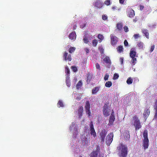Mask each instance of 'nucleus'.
I'll use <instances>...</instances> for the list:
<instances>
[{
    "instance_id": "nucleus-1",
    "label": "nucleus",
    "mask_w": 157,
    "mask_h": 157,
    "mask_svg": "<svg viewBox=\"0 0 157 157\" xmlns=\"http://www.w3.org/2000/svg\"><path fill=\"white\" fill-rule=\"evenodd\" d=\"M132 124L135 126V130L137 131L141 128L142 126L140 120L136 115H134L132 120Z\"/></svg>"
},
{
    "instance_id": "nucleus-2",
    "label": "nucleus",
    "mask_w": 157,
    "mask_h": 157,
    "mask_svg": "<svg viewBox=\"0 0 157 157\" xmlns=\"http://www.w3.org/2000/svg\"><path fill=\"white\" fill-rule=\"evenodd\" d=\"M143 136L144 139L143 140V146L144 149H145L148 148L149 145V140L148 138L147 131V130H144Z\"/></svg>"
},
{
    "instance_id": "nucleus-3",
    "label": "nucleus",
    "mask_w": 157,
    "mask_h": 157,
    "mask_svg": "<svg viewBox=\"0 0 157 157\" xmlns=\"http://www.w3.org/2000/svg\"><path fill=\"white\" fill-rule=\"evenodd\" d=\"M121 152L119 155L120 157H126L128 155V149L127 147L124 145H121Z\"/></svg>"
},
{
    "instance_id": "nucleus-4",
    "label": "nucleus",
    "mask_w": 157,
    "mask_h": 157,
    "mask_svg": "<svg viewBox=\"0 0 157 157\" xmlns=\"http://www.w3.org/2000/svg\"><path fill=\"white\" fill-rule=\"evenodd\" d=\"M95 149H94L90 155V157H97L98 154L100 153V148L98 145H96Z\"/></svg>"
},
{
    "instance_id": "nucleus-5",
    "label": "nucleus",
    "mask_w": 157,
    "mask_h": 157,
    "mask_svg": "<svg viewBox=\"0 0 157 157\" xmlns=\"http://www.w3.org/2000/svg\"><path fill=\"white\" fill-rule=\"evenodd\" d=\"M109 104L105 103L103 107V113L105 117H108L109 115Z\"/></svg>"
},
{
    "instance_id": "nucleus-6",
    "label": "nucleus",
    "mask_w": 157,
    "mask_h": 157,
    "mask_svg": "<svg viewBox=\"0 0 157 157\" xmlns=\"http://www.w3.org/2000/svg\"><path fill=\"white\" fill-rule=\"evenodd\" d=\"M113 133H110L107 136L106 140L107 144L109 145L112 142L113 140Z\"/></svg>"
},
{
    "instance_id": "nucleus-7",
    "label": "nucleus",
    "mask_w": 157,
    "mask_h": 157,
    "mask_svg": "<svg viewBox=\"0 0 157 157\" xmlns=\"http://www.w3.org/2000/svg\"><path fill=\"white\" fill-rule=\"evenodd\" d=\"M85 108L86 109V113L87 114H88V117H90L91 116V112L90 110V102L89 101H86V105H85Z\"/></svg>"
},
{
    "instance_id": "nucleus-8",
    "label": "nucleus",
    "mask_w": 157,
    "mask_h": 157,
    "mask_svg": "<svg viewBox=\"0 0 157 157\" xmlns=\"http://www.w3.org/2000/svg\"><path fill=\"white\" fill-rule=\"evenodd\" d=\"M111 44L113 46L115 45L118 42V39L115 36L111 34L110 35Z\"/></svg>"
},
{
    "instance_id": "nucleus-9",
    "label": "nucleus",
    "mask_w": 157,
    "mask_h": 157,
    "mask_svg": "<svg viewBox=\"0 0 157 157\" xmlns=\"http://www.w3.org/2000/svg\"><path fill=\"white\" fill-rule=\"evenodd\" d=\"M127 14L130 17L132 18L135 15L134 11L131 8H129L127 9Z\"/></svg>"
},
{
    "instance_id": "nucleus-10",
    "label": "nucleus",
    "mask_w": 157,
    "mask_h": 157,
    "mask_svg": "<svg viewBox=\"0 0 157 157\" xmlns=\"http://www.w3.org/2000/svg\"><path fill=\"white\" fill-rule=\"evenodd\" d=\"M107 132L105 129L102 130L100 134L101 141L104 142L105 136L106 135Z\"/></svg>"
},
{
    "instance_id": "nucleus-11",
    "label": "nucleus",
    "mask_w": 157,
    "mask_h": 157,
    "mask_svg": "<svg viewBox=\"0 0 157 157\" xmlns=\"http://www.w3.org/2000/svg\"><path fill=\"white\" fill-rule=\"evenodd\" d=\"M90 133L93 135L94 138L96 136V133L94 127V125L92 123H91L90 125Z\"/></svg>"
},
{
    "instance_id": "nucleus-12",
    "label": "nucleus",
    "mask_w": 157,
    "mask_h": 157,
    "mask_svg": "<svg viewBox=\"0 0 157 157\" xmlns=\"http://www.w3.org/2000/svg\"><path fill=\"white\" fill-rule=\"evenodd\" d=\"M68 53L66 52H64V54L63 57L64 59V60L65 61L67 60H68L69 61H71V55L70 54H69L68 56V57L67 58V56Z\"/></svg>"
},
{
    "instance_id": "nucleus-13",
    "label": "nucleus",
    "mask_w": 157,
    "mask_h": 157,
    "mask_svg": "<svg viewBox=\"0 0 157 157\" xmlns=\"http://www.w3.org/2000/svg\"><path fill=\"white\" fill-rule=\"evenodd\" d=\"M136 51L135 49V48H132L130 51L129 53V55L130 57H132L133 56H136Z\"/></svg>"
},
{
    "instance_id": "nucleus-14",
    "label": "nucleus",
    "mask_w": 157,
    "mask_h": 157,
    "mask_svg": "<svg viewBox=\"0 0 157 157\" xmlns=\"http://www.w3.org/2000/svg\"><path fill=\"white\" fill-rule=\"evenodd\" d=\"M94 6L97 8H101L102 7L103 4L99 0H97L95 2Z\"/></svg>"
},
{
    "instance_id": "nucleus-15",
    "label": "nucleus",
    "mask_w": 157,
    "mask_h": 157,
    "mask_svg": "<svg viewBox=\"0 0 157 157\" xmlns=\"http://www.w3.org/2000/svg\"><path fill=\"white\" fill-rule=\"evenodd\" d=\"M83 111V108L82 106L79 107L78 110V115L79 117H81L82 115V113Z\"/></svg>"
},
{
    "instance_id": "nucleus-16",
    "label": "nucleus",
    "mask_w": 157,
    "mask_h": 157,
    "mask_svg": "<svg viewBox=\"0 0 157 157\" xmlns=\"http://www.w3.org/2000/svg\"><path fill=\"white\" fill-rule=\"evenodd\" d=\"M150 111L149 109H147L143 113V115L145 119H146L150 114Z\"/></svg>"
},
{
    "instance_id": "nucleus-17",
    "label": "nucleus",
    "mask_w": 157,
    "mask_h": 157,
    "mask_svg": "<svg viewBox=\"0 0 157 157\" xmlns=\"http://www.w3.org/2000/svg\"><path fill=\"white\" fill-rule=\"evenodd\" d=\"M115 116H111L109 117V125H112L113 124V122L115 121Z\"/></svg>"
},
{
    "instance_id": "nucleus-18",
    "label": "nucleus",
    "mask_w": 157,
    "mask_h": 157,
    "mask_svg": "<svg viewBox=\"0 0 157 157\" xmlns=\"http://www.w3.org/2000/svg\"><path fill=\"white\" fill-rule=\"evenodd\" d=\"M70 39L72 40L75 39L76 38V34L75 32H72L69 36Z\"/></svg>"
},
{
    "instance_id": "nucleus-19",
    "label": "nucleus",
    "mask_w": 157,
    "mask_h": 157,
    "mask_svg": "<svg viewBox=\"0 0 157 157\" xmlns=\"http://www.w3.org/2000/svg\"><path fill=\"white\" fill-rule=\"evenodd\" d=\"M142 32L144 34L146 37L147 39H149V34L147 30V29H143L142 30Z\"/></svg>"
},
{
    "instance_id": "nucleus-20",
    "label": "nucleus",
    "mask_w": 157,
    "mask_h": 157,
    "mask_svg": "<svg viewBox=\"0 0 157 157\" xmlns=\"http://www.w3.org/2000/svg\"><path fill=\"white\" fill-rule=\"evenodd\" d=\"M103 61L106 63L109 64H111V62L109 58L107 56H106L103 59Z\"/></svg>"
},
{
    "instance_id": "nucleus-21",
    "label": "nucleus",
    "mask_w": 157,
    "mask_h": 157,
    "mask_svg": "<svg viewBox=\"0 0 157 157\" xmlns=\"http://www.w3.org/2000/svg\"><path fill=\"white\" fill-rule=\"evenodd\" d=\"M99 87H94L92 89V94H96L98 91L99 89Z\"/></svg>"
},
{
    "instance_id": "nucleus-22",
    "label": "nucleus",
    "mask_w": 157,
    "mask_h": 157,
    "mask_svg": "<svg viewBox=\"0 0 157 157\" xmlns=\"http://www.w3.org/2000/svg\"><path fill=\"white\" fill-rule=\"evenodd\" d=\"M116 27L119 31H121L123 27L122 24L121 23H118L117 24Z\"/></svg>"
},
{
    "instance_id": "nucleus-23",
    "label": "nucleus",
    "mask_w": 157,
    "mask_h": 157,
    "mask_svg": "<svg viewBox=\"0 0 157 157\" xmlns=\"http://www.w3.org/2000/svg\"><path fill=\"white\" fill-rule=\"evenodd\" d=\"M92 77V75L90 73L87 74V82L89 83Z\"/></svg>"
},
{
    "instance_id": "nucleus-24",
    "label": "nucleus",
    "mask_w": 157,
    "mask_h": 157,
    "mask_svg": "<svg viewBox=\"0 0 157 157\" xmlns=\"http://www.w3.org/2000/svg\"><path fill=\"white\" fill-rule=\"evenodd\" d=\"M82 81L80 80L78 82L77 84L76 85V88L77 89H78L79 88H80L82 86Z\"/></svg>"
},
{
    "instance_id": "nucleus-25",
    "label": "nucleus",
    "mask_w": 157,
    "mask_h": 157,
    "mask_svg": "<svg viewBox=\"0 0 157 157\" xmlns=\"http://www.w3.org/2000/svg\"><path fill=\"white\" fill-rule=\"evenodd\" d=\"M57 105L58 107H63L64 105L62 100H59L57 104Z\"/></svg>"
},
{
    "instance_id": "nucleus-26",
    "label": "nucleus",
    "mask_w": 157,
    "mask_h": 157,
    "mask_svg": "<svg viewBox=\"0 0 157 157\" xmlns=\"http://www.w3.org/2000/svg\"><path fill=\"white\" fill-rule=\"evenodd\" d=\"M117 51L118 52L121 53L123 51V48L121 45L119 46L117 48Z\"/></svg>"
},
{
    "instance_id": "nucleus-27",
    "label": "nucleus",
    "mask_w": 157,
    "mask_h": 157,
    "mask_svg": "<svg viewBox=\"0 0 157 157\" xmlns=\"http://www.w3.org/2000/svg\"><path fill=\"white\" fill-rule=\"evenodd\" d=\"M112 84L111 81H109L105 83V86L107 87H110L112 86Z\"/></svg>"
},
{
    "instance_id": "nucleus-28",
    "label": "nucleus",
    "mask_w": 157,
    "mask_h": 157,
    "mask_svg": "<svg viewBox=\"0 0 157 157\" xmlns=\"http://www.w3.org/2000/svg\"><path fill=\"white\" fill-rule=\"evenodd\" d=\"M133 82V79L129 77L128 78L126 82L128 84H131Z\"/></svg>"
},
{
    "instance_id": "nucleus-29",
    "label": "nucleus",
    "mask_w": 157,
    "mask_h": 157,
    "mask_svg": "<svg viewBox=\"0 0 157 157\" xmlns=\"http://www.w3.org/2000/svg\"><path fill=\"white\" fill-rule=\"evenodd\" d=\"M135 56L132 57V65H135L136 63V61L137 60L136 58L135 57Z\"/></svg>"
},
{
    "instance_id": "nucleus-30",
    "label": "nucleus",
    "mask_w": 157,
    "mask_h": 157,
    "mask_svg": "<svg viewBox=\"0 0 157 157\" xmlns=\"http://www.w3.org/2000/svg\"><path fill=\"white\" fill-rule=\"evenodd\" d=\"M76 48L74 47H71L69 49V52L70 53H72V52H74Z\"/></svg>"
},
{
    "instance_id": "nucleus-31",
    "label": "nucleus",
    "mask_w": 157,
    "mask_h": 157,
    "mask_svg": "<svg viewBox=\"0 0 157 157\" xmlns=\"http://www.w3.org/2000/svg\"><path fill=\"white\" fill-rule=\"evenodd\" d=\"M137 45L140 49H142L143 48V43L142 42L138 43Z\"/></svg>"
},
{
    "instance_id": "nucleus-32",
    "label": "nucleus",
    "mask_w": 157,
    "mask_h": 157,
    "mask_svg": "<svg viewBox=\"0 0 157 157\" xmlns=\"http://www.w3.org/2000/svg\"><path fill=\"white\" fill-rule=\"evenodd\" d=\"M65 73L68 75H69L70 74V71L69 69L67 66L65 67Z\"/></svg>"
},
{
    "instance_id": "nucleus-33",
    "label": "nucleus",
    "mask_w": 157,
    "mask_h": 157,
    "mask_svg": "<svg viewBox=\"0 0 157 157\" xmlns=\"http://www.w3.org/2000/svg\"><path fill=\"white\" fill-rule=\"evenodd\" d=\"M71 68L74 72H76L78 71L77 68L76 66H72Z\"/></svg>"
},
{
    "instance_id": "nucleus-34",
    "label": "nucleus",
    "mask_w": 157,
    "mask_h": 157,
    "mask_svg": "<svg viewBox=\"0 0 157 157\" xmlns=\"http://www.w3.org/2000/svg\"><path fill=\"white\" fill-rule=\"evenodd\" d=\"M83 40L85 44H87L89 42V40L87 37L85 36L84 37Z\"/></svg>"
},
{
    "instance_id": "nucleus-35",
    "label": "nucleus",
    "mask_w": 157,
    "mask_h": 157,
    "mask_svg": "<svg viewBox=\"0 0 157 157\" xmlns=\"http://www.w3.org/2000/svg\"><path fill=\"white\" fill-rule=\"evenodd\" d=\"M92 44L93 46L95 47L98 44V41L96 40H93Z\"/></svg>"
},
{
    "instance_id": "nucleus-36",
    "label": "nucleus",
    "mask_w": 157,
    "mask_h": 157,
    "mask_svg": "<svg viewBox=\"0 0 157 157\" xmlns=\"http://www.w3.org/2000/svg\"><path fill=\"white\" fill-rule=\"evenodd\" d=\"M119 77V75L117 73L114 74L113 79L115 80L118 79Z\"/></svg>"
},
{
    "instance_id": "nucleus-37",
    "label": "nucleus",
    "mask_w": 157,
    "mask_h": 157,
    "mask_svg": "<svg viewBox=\"0 0 157 157\" xmlns=\"http://www.w3.org/2000/svg\"><path fill=\"white\" fill-rule=\"evenodd\" d=\"M126 134H127V135L126 136L125 138L126 140H129L130 138V135L129 134V132L128 131L126 132Z\"/></svg>"
},
{
    "instance_id": "nucleus-38",
    "label": "nucleus",
    "mask_w": 157,
    "mask_h": 157,
    "mask_svg": "<svg viewBox=\"0 0 157 157\" xmlns=\"http://www.w3.org/2000/svg\"><path fill=\"white\" fill-rule=\"evenodd\" d=\"M98 37L99 39H100L101 40H103V39L104 38L103 36L102 35L100 34H98Z\"/></svg>"
},
{
    "instance_id": "nucleus-39",
    "label": "nucleus",
    "mask_w": 157,
    "mask_h": 157,
    "mask_svg": "<svg viewBox=\"0 0 157 157\" xmlns=\"http://www.w3.org/2000/svg\"><path fill=\"white\" fill-rule=\"evenodd\" d=\"M105 4L107 6H109L110 4V0H107L105 2Z\"/></svg>"
},
{
    "instance_id": "nucleus-40",
    "label": "nucleus",
    "mask_w": 157,
    "mask_h": 157,
    "mask_svg": "<svg viewBox=\"0 0 157 157\" xmlns=\"http://www.w3.org/2000/svg\"><path fill=\"white\" fill-rule=\"evenodd\" d=\"M109 77V75L108 74H106L104 77V79L106 81L108 80V78Z\"/></svg>"
},
{
    "instance_id": "nucleus-41",
    "label": "nucleus",
    "mask_w": 157,
    "mask_h": 157,
    "mask_svg": "<svg viewBox=\"0 0 157 157\" xmlns=\"http://www.w3.org/2000/svg\"><path fill=\"white\" fill-rule=\"evenodd\" d=\"M107 19H108V17L106 15H102V19L103 20H104V21L106 20H107Z\"/></svg>"
},
{
    "instance_id": "nucleus-42",
    "label": "nucleus",
    "mask_w": 157,
    "mask_h": 157,
    "mask_svg": "<svg viewBox=\"0 0 157 157\" xmlns=\"http://www.w3.org/2000/svg\"><path fill=\"white\" fill-rule=\"evenodd\" d=\"M95 66L97 69L99 70H100V66L99 64L98 63H96Z\"/></svg>"
},
{
    "instance_id": "nucleus-43",
    "label": "nucleus",
    "mask_w": 157,
    "mask_h": 157,
    "mask_svg": "<svg viewBox=\"0 0 157 157\" xmlns=\"http://www.w3.org/2000/svg\"><path fill=\"white\" fill-rule=\"evenodd\" d=\"M154 48H155V45H152L151 46V47L150 49V52H152V51H153Z\"/></svg>"
},
{
    "instance_id": "nucleus-44",
    "label": "nucleus",
    "mask_w": 157,
    "mask_h": 157,
    "mask_svg": "<svg viewBox=\"0 0 157 157\" xmlns=\"http://www.w3.org/2000/svg\"><path fill=\"white\" fill-rule=\"evenodd\" d=\"M154 108L155 110H157V100L155 101V104L154 105Z\"/></svg>"
},
{
    "instance_id": "nucleus-45",
    "label": "nucleus",
    "mask_w": 157,
    "mask_h": 157,
    "mask_svg": "<svg viewBox=\"0 0 157 157\" xmlns=\"http://www.w3.org/2000/svg\"><path fill=\"white\" fill-rule=\"evenodd\" d=\"M124 31L125 32H127L128 31V28L127 26H125L124 27Z\"/></svg>"
},
{
    "instance_id": "nucleus-46",
    "label": "nucleus",
    "mask_w": 157,
    "mask_h": 157,
    "mask_svg": "<svg viewBox=\"0 0 157 157\" xmlns=\"http://www.w3.org/2000/svg\"><path fill=\"white\" fill-rule=\"evenodd\" d=\"M133 36L135 39H136L140 36L139 34H135Z\"/></svg>"
},
{
    "instance_id": "nucleus-47",
    "label": "nucleus",
    "mask_w": 157,
    "mask_h": 157,
    "mask_svg": "<svg viewBox=\"0 0 157 157\" xmlns=\"http://www.w3.org/2000/svg\"><path fill=\"white\" fill-rule=\"evenodd\" d=\"M154 118L157 120V110H155Z\"/></svg>"
},
{
    "instance_id": "nucleus-48",
    "label": "nucleus",
    "mask_w": 157,
    "mask_h": 157,
    "mask_svg": "<svg viewBox=\"0 0 157 157\" xmlns=\"http://www.w3.org/2000/svg\"><path fill=\"white\" fill-rule=\"evenodd\" d=\"M124 45L125 46H127L128 45V43L126 40H125L124 41Z\"/></svg>"
},
{
    "instance_id": "nucleus-49",
    "label": "nucleus",
    "mask_w": 157,
    "mask_h": 157,
    "mask_svg": "<svg viewBox=\"0 0 157 157\" xmlns=\"http://www.w3.org/2000/svg\"><path fill=\"white\" fill-rule=\"evenodd\" d=\"M120 62L121 64H123V58L122 57L120 58Z\"/></svg>"
},
{
    "instance_id": "nucleus-50",
    "label": "nucleus",
    "mask_w": 157,
    "mask_h": 157,
    "mask_svg": "<svg viewBox=\"0 0 157 157\" xmlns=\"http://www.w3.org/2000/svg\"><path fill=\"white\" fill-rule=\"evenodd\" d=\"M85 50L86 52V53H88L89 52V50L88 48H85Z\"/></svg>"
},
{
    "instance_id": "nucleus-51",
    "label": "nucleus",
    "mask_w": 157,
    "mask_h": 157,
    "mask_svg": "<svg viewBox=\"0 0 157 157\" xmlns=\"http://www.w3.org/2000/svg\"><path fill=\"white\" fill-rule=\"evenodd\" d=\"M114 113L113 110H112V113L110 116H114Z\"/></svg>"
},
{
    "instance_id": "nucleus-52",
    "label": "nucleus",
    "mask_w": 157,
    "mask_h": 157,
    "mask_svg": "<svg viewBox=\"0 0 157 157\" xmlns=\"http://www.w3.org/2000/svg\"><path fill=\"white\" fill-rule=\"evenodd\" d=\"M66 84L68 87H70V83L69 82H68L67 81H66Z\"/></svg>"
},
{
    "instance_id": "nucleus-53",
    "label": "nucleus",
    "mask_w": 157,
    "mask_h": 157,
    "mask_svg": "<svg viewBox=\"0 0 157 157\" xmlns=\"http://www.w3.org/2000/svg\"><path fill=\"white\" fill-rule=\"evenodd\" d=\"M86 25V24H84L82 25H80V28H83Z\"/></svg>"
},
{
    "instance_id": "nucleus-54",
    "label": "nucleus",
    "mask_w": 157,
    "mask_h": 157,
    "mask_svg": "<svg viewBox=\"0 0 157 157\" xmlns=\"http://www.w3.org/2000/svg\"><path fill=\"white\" fill-rule=\"evenodd\" d=\"M124 2V0H119V2L121 4H123Z\"/></svg>"
},
{
    "instance_id": "nucleus-55",
    "label": "nucleus",
    "mask_w": 157,
    "mask_h": 157,
    "mask_svg": "<svg viewBox=\"0 0 157 157\" xmlns=\"http://www.w3.org/2000/svg\"><path fill=\"white\" fill-rule=\"evenodd\" d=\"M100 53H101V54H103V53H104L103 49L102 48H101L100 50Z\"/></svg>"
},
{
    "instance_id": "nucleus-56",
    "label": "nucleus",
    "mask_w": 157,
    "mask_h": 157,
    "mask_svg": "<svg viewBox=\"0 0 157 157\" xmlns=\"http://www.w3.org/2000/svg\"><path fill=\"white\" fill-rule=\"evenodd\" d=\"M76 99L77 100H79L81 99V98L79 97H77L76 98Z\"/></svg>"
},
{
    "instance_id": "nucleus-57",
    "label": "nucleus",
    "mask_w": 157,
    "mask_h": 157,
    "mask_svg": "<svg viewBox=\"0 0 157 157\" xmlns=\"http://www.w3.org/2000/svg\"><path fill=\"white\" fill-rule=\"evenodd\" d=\"M76 26L75 25L73 26V29H76Z\"/></svg>"
},
{
    "instance_id": "nucleus-58",
    "label": "nucleus",
    "mask_w": 157,
    "mask_h": 157,
    "mask_svg": "<svg viewBox=\"0 0 157 157\" xmlns=\"http://www.w3.org/2000/svg\"><path fill=\"white\" fill-rule=\"evenodd\" d=\"M112 8L113 9H115L116 8L115 7H112Z\"/></svg>"
},
{
    "instance_id": "nucleus-59",
    "label": "nucleus",
    "mask_w": 157,
    "mask_h": 157,
    "mask_svg": "<svg viewBox=\"0 0 157 157\" xmlns=\"http://www.w3.org/2000/svg\"><path fill=\"white\" fill-rule=\"evenodd\" d=\"M79 157H82V156H79Z\"/></svg>"
},
{
    "instance_id": "nucleus-60",
    "label": "nucleus",
    "mask_w": 157,
    "mask_h": 157,
    "mask_svg": "<svg viewBox=\"0 0 157 157\" xmlns=\"http://www.w3.org/2000/svg\"><path fill=\"white\" fill-rule=\"evenodd\" d=\"M142 9H143L144 8V7L142 6Z\"/></svg>"
},
{
    "instance_id": "nucleus-61",
    "label": "nucleus",
    "mask_w": 157,
    "mask_h": 157,
    "mask_svg": "<svg viewBox=\"0 0 157 157\" xmlns=\"http://www.w3.org/2000/svg\"><path fill=\"white\" fill-rule=\"evenodd\" d=\"M140 9H141V7H140Z\"/></svg>"
}]
</instances>
